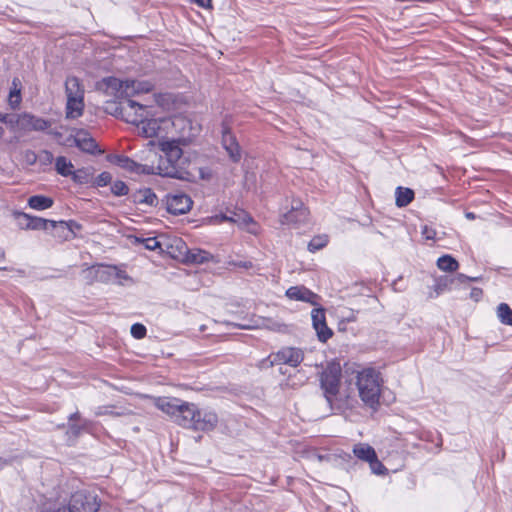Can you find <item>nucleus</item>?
Segmentation results:
<instances>
[{
	"label": "nucleus",
	"mask_w": 512,
	"mask_h": 512,
	"mask_svg": "<svg viewBox=\"0 0 512 512\" xmlns=\"http://www.w3.org/2000/svg\"><path fill=\"white\" fill-rule=\"evenodd\" d=\"M130 109L137 110L134 113H126L127 122L135 125L140 135L145 138H159L166 140L175 126V121L170 117L154 118L142 104L128 100Z\"/></svg>",
	"instance_id": "f257e3e1"
},
{
	"label": "nucleus",
	"mask_w": 512,
	"mask_h": 512,
	"mask_svg": "<svg viewBox=\"0 0 512 512\" xmlns=\"http://www.w3.org/2000/svg\"><path fill=\"white\" fill-rule=\"evenodd\" d=\"M158 145L164 157H160L158 165H154V175L185 179L188 173L181 165L183 151L179 140H160Z\"/></svg>",
	"instance_id": "f03ea898"
},
{
	"label": "nucleus",
	"mask_w": 512,
	"mask_h": 512,
	"mask_svg": "<svg viewBox=\"0 0 512 512\" xmlns=\"http://www.w3.org/2000/svg\"><path fill=\"white\" fill-rule=\"evenodd\" d=\"M383 380L381 373L374 368L357 371L356 386L360 399L368 407L375 409L379 404Z\"/></svg>",
	"instance_id": "7ed1b4c3"
},
{
	"label": "nucleus",
	"mask_w": 512,
	"mask_h": 512,
	"mask_svg": "<svg viewBox=\"0 0 512 512\" xmlns=\"http://www.w3.org/2000/svg\"><path fill=\"white\" fill-rule=\"evenodd\" d=\"M156 406L168 414L178 425L193 429L199 409L193 403L184 402L177 398H159Z\"/></svg>",
	"instance_id": "20e7f679"
},
{
	"label": "nucleus",
	"mask_w": 512,
	"mask_h": 512,
	"mask_svg": "<svg viewBox=\"0 0 512 512\" xmlns=\"http://www.w3.org/2000/svg\"><path fill=\"white\" fill-rule=\"evenodd\" d=\"M341 375V365L336 361L328 362L320 375L321 388L330 406L339 393Z\"/></svg>",
	"instance_id": "39448f33"
},
{
	"label": "nucleus",
	"mask_w": 512,
	"mask_h": 512,
	"mask_svg": "<svg viewBox=\"0 0 512 512\" xmlns=\"http://www.w3.org/2000/svg\"><path fill=\"white\" fill-rule=\"evenodd\" d=\"M308 216L309 211L303 202L300 199H292L288 210L280 215V222L283 225L299 227L307 222Z\"/></svg>",
	"instance_id": "423d86ee"
},
{
	"label": "nucleus",
	"mask_w": 512,
	"mask_h": 512,
	"mask_svg": "<svg viewBox=\"0 0 512 512\" xmlns=\"http://www.w3.org/2000/svg\"><path fill=\"white\" fill-rule=\"evenodd\" d=\"M98 509L99 504L96 496L77 492L72 496L68 507L59 508L58 510H64L65 512H97Z\"/></svg>",
	"instance_id": "0eeeda50"
},
{
	"label": "nucleus",
	"mask_w": 512,
	"mask_h": 512,
	"mask_svg": "<svg viewBox=\"0 0 512 512\" xmlns=\"http://www.w3.org/2000/svg\"><path fill=\"white\" fill-rule=\"evenodd\" d=\"M193 201L187 194L177 192L166 196L167 211L174 215L187 213L192 207Z\"/></svg>",
	"instance_id": "6e6552de"
},
{
	"label": "nucleus",
	"mask_w": 512,
	"mask_h": 512,
	"mask_svg": "<svg viewBox=\"0 0 512 512\" xmlns=\"http://www.w3.org/2000/svg\"><path fill=\"white\" fill-rule=\"evenodd\" d=\"M221 143L230 160L234 163H238L242 158V150L236 137L232 134L229 126L225 123L222 125Z\"/></svg>",
	"instance_id": "1a4fd4ad"
},
{
	"label": "nucleus",
	"mask_w": 512,
	"mask_h": 512,
	"mask_svg": "<svg viewBox=\"0 0 512 512\" xmlns=\"http://www.w3.org/2000/svg\"><path fill=\"white\" fill-rule=\"evenodd\" d=\"M126 83L127 79L121 80L116 77H106L97 83V88L108 96H114L116 98H127Z\"/></svg>",
	"instance_id": "9d476101"
},
{
	"label": "nucleus",
	"mask_w": 512,
	"mask_h": 512,
	"mask_svg": "<svg viewBox=\"0 0 512 512\" xmlns=\"http://www.w3.org/2000/svg\"><path fill=\"white\" fill-rule=\"evenodd\" d=\"M304 359L301 349L285 347L272 356L271 364H286L291 367H297Z\"/></svg>",
	"instance_id": "9b49d317"
},
{
	"label": "nucleus",
	"mask_w": 512,
	"mask_h": 512,
	"mask_svg": "<svg viewBox=\"0 0 512 512\" xmlns=\"http://www.w3.org/2000/svg\"><path fill=\"white\" fill-rule=\"evenodd\" d=\"M14 217L17 220V224L21 229L24 230H49V220L33 216L24 212H15Z\"/></svg>",
	"instance_id": "f8f14e48"
},
{
	"label": "nucleus",
	"mask_w": 512,
	"mask_h": 512,
	"mask_svg": "<svg viewBox=\"0 0 512 512\" xmlns=\"http://www.w3.org/2000/svg\"><path fill=\"white\" fill-rule=\"evenodd\" d=\"M72 226H77L81 228L80 224L75 221H54L49 220V230L51 235L58 239L59 241H65L74 237V233L72 232Z\"/></svg>",
	"instance_id": "ddd939ff"
},
{
	"label": "nucleus",
	"mask_w": 512,
	"mask_h": 512,
	"mask_svg": "<svg viewBox=\"0 0 512 512\" xmlns=\"http://www.w3.org/2000/svg\"><path fill=\"white\" fill-rule=\"evenodd\" d=\"M116 164L129 172L144 175H154V165L137 163L127 156H118Z\"/></svg>",
	"instance_id": "4468645a"
},
{
	"label": "nucleus",
	"mask_w": 512,
	"mask_h": 512,
	"mask_svg": "<svg viewBox=\"0 0 512 512\" xmlns=\"http://www.w3.org/2000/svg\"><path fill=\"white\" fill-rule=\"evenodd\" d=\"M218 424V416L215 412L210 410H199V415L196 416V421L193 430L196 431H211Z\"/></svg>",
	"instance_id": "2eb2a0df"
},
{
	"label": "nucleus",
	"mask_w": 512,
	"mask_h": 512,
	"mask_svg": "<svg viewBox=\"0 0 512 512\" xmlns=\"http://www.w3.org/2000/svg\"><path fill=\"white\" fill-rule=\"evenodd\" d=\"M286 296L291 300L303 301L317 305L318 295L304 286H292L287 289Z\"/></svg>",
	"instance_id": "dca6fc26"
},
{
	"label": "nucleus",
	"mask_w": 512,
	"mask_h": 512,
	"mask_svg": "<svg viewBox=\"0 0 512 512\" xmlns=\"http://www.w3.org/2000/svg\"><path fill=\"white\" fill-rule=\"evenodd\" d=\"M154 84L148 80H133L127 79L126 83V96L128 100L136 95L149 93L153 90Z\"/></svg>",
	"instance_id": "f3484780"
},
{
	"label": "nucleus",
	"mask_w": 512,
	"mask_h": 512,
	"mask_svg": "<svg viewBox=\"0 0 512 512\" xmlns=\"http://www.w3.org/2000/svg\"><path fill=\"white\" fill-rule=\"evenodd\" d=\"M19 121L24 128L35 131H44L50 126L49 121L29 113L22 114Z\"/></svg>",
	"instance_id": "a211bd4d"
},
{
	"label": "nucleus",
	"mask_w": 512,
	"mask_h": 512,
	"mask_svg": "<svg viewBox=\"0 0 512 512\" xmlns=\"http://www.w3.org/2000/svg\"><path fill=\"white\" fill-rule=\"evenodd\" d=\"M72 140L75 146L84 152L94 153L97 149L95 140L85 131L79 130Z\"/></svg>",
	"instance_id": "6ab92c4d"
},
{
	"label": "nucleus",
	"mask_w": 512,
	"mask_h": 512,
	"mask_svg": "<svg viewBox=\"0 0 512 512\" xmlns=\"http://www.w3.org/2000/svg\"><path fill=\"white\" fill-rule=\"evenodd\" d=\"M65 93L67 98H84V87L75 76H68L65 81Z\"/></svg>",
	"instance_id": "aec40b11"
},
{
	"label": "nucleus",
	"mask_w": 512,
	"mask_h": 512,
	"mask_svg": "<svg viewBox=\"0 0 512 512\" xmlns=\"http://www.w3.org/2000/svg\"><path fill=\"white\" fill-rule=\"evenodd\" d=\"M84 98H67L66 118L77 119L83 115Z\"/></svg>",
	"instance_id": "412c9836"
},
{
	"label": "nucleus",
	"mask_w": 512,
	"mask_h": 512,
	"mask_svg": "<svg viewBox=\"0 0 512 512\" xmlns=\"http://www.w3.org/2000/svg\"><path fill=\"white\" fill-rule=\"evenodd\" d=\"M132 199L136 204H145L155 206L157 204V197L150 188L139 189L132 194Z\"/></svg>",
	"instance_id": "4be33fe9"
},
{
	"label": "nucleus",
	"mask_w": 512,
	"mask_h": 512,
	"mask_svg": "<svg viewBox=\"0 0 512 512\" xmlns=\"http://www.w3.org/2000/svg\"><path fill=\"white\" fill-rule=\"evenodd\" d=\"M53 199L44 195H34L28 199V206L37 211H43L53 206Z\"/></svg>",
	"instance_id": "5701e85b"
},
{
	"label": "nucleus",
	"mask_w": 512,
	"mask_h": 512,
	"mask_svg": "<svg viewBox=\"0 0 512 512\" xmlns=\"http://www.w3.org/2000/svg\"><path fill=\"white\" fill-rule=\"evenodd\" d=\"M212 259V255L202 249H191L188 250L185 255V260L193 264H202Z\"/></svg>",
	"instance_id": "b1692460"
},
{
	"label": "nucleus",
	"mask_w": 512,
	"mask_h": 512,
	"mask_svg": "<svg viewBox=\"0 0 512 512\" xmlns=\"http://www.w3.org/2000/svg\"><path fill=\"white\" fill-rule=\"evenodd\" d=\"M353 453L358 459L366 462L374 459L376 455L374 448L364 443L356 444L353 448Z\"/></svg>",
	"instance_id": "393cba45"
},
{
	"label": "nucleus",
	"mask_w": 512,
	"mask_h": 512,
	"mask_svg": "<svg viewBox=\"0 0 512 512\" xmlns=\"http://www.w3.org/2000/svg\"><path fill=\"white\" fill-rule=\"evenodd\" d=\"M395 196L396 205L398 207H405L414 199V191L410 188L397 187Z\"/></svg>",
	"instance_id": "a878e982"
},
{
	"label": "nucleus",
	"mask_w": 512,
	"mask_h": 512,
	"mask_svg": "<svg viewBox=\"0 0 512 512\" xmlns=\"http://www.w3.org/2000/svg\"><path fill=\"white\" fill-rule=\"evenodd\" d=\"M136 109H130L128 104L125 107L119 106L116 102L107 101L105 106V111L111 115H121L127 121L126 113H134Z\"/></svg>",
	"instance_id": "bb28decb"
},
{
	"label": "nucleus",
	"mask_w": 512,
	"mask_h": 512,
	"mask_svg": "<svg viewBox=\"0 0 512 512\" xmlns=\"http://www.w3.org/2000/svg\"><path fill=\"white\" fill-rule=\"evenodd\" d=\"M437 266L440 270L454 272L458 269L459 263L450 255H443L437 260Z\"/></svg>",
	"instance_id": "cd10ccee"
},
{
	"label": "nucleus",
	"mask_w": 512,
	"mask_h": 512,
	"mask_svg": "<svg viewBox=\"0 0 512 512\" xmlns=\"http://www.w3.org/2000/svg\"><path fill=\"white\" fill-rule=\"evenodd\" d=\"M499 321L508 326H512V309L506 303H500L496 309Z\"/></svg>",
	"instance_id": "c85d7f7f"
},
{
	"label": "nucleus",
	"mask_w": 512,
	"mask_h": 512,
	"mask_svg": "<svg viewBox=\"0 0 512 512\" xmlns=\"http://www.w3.org/2000/svg\"><path fill=\"white\" fill-rule=\"evenodd\" d=\"M73 164L71 161L67 160L64 156H59L55 160V169L58 174L68 177L72 174Z\"/></svg>",
	"instance_id": "c756f323"
},
{
	"label": "nucleus",
	"mask_w": 512,
	"mask_h": 512,
	"mask_svg": "<svg viewBox=\"0 0 512 512\" xmlns=\"http://www.w3.org/2000/svg\"><path fill=\"white\" fill-rule=\"evenodd\" d=\"M313 328L316 331L318 340L323 343L327 342L333 335V331L327 326L326 321L320 325L313 326Z\"/></svg>",
	"instance_id": "7c9ffc66"
},
{
	"label": "nucleus",
	"mask_w": 512,
	"mask_h": 512,
	"mask_svg": "<svg viewBox=\"0 0 512 512\" xmlns=\"http://www.w3.org/2000/svg\"><path fill=\"white\" fill-rule=\"evenodd\" d=\"M70 176L77 184H87L90 182L92 177L91 173L86 169H78L76 171L72 170V174H70Z\"/></svg>",
	"instance_id": "2f4dec72"
},
{
	"label": "nucleus",
	"mask_w": 512,
	"mask_h": 512,
	"mask_svg": "<svg viewBox=\"0 0 512 512\" xmlns=\"http://www.w3.org/2000/svg\"><path fill=\"white\" fill-rule=\"evenodd\" d=\"M328 243V238L326 235H318L315 236L309 243H308V250L310 252H316L322 248H324Z\"/></svg>",
	"instance_id": "473e14b6"
},
{
	"label": "nucleus",
	"mask_w": 512,
	"mask_h": 512,
	"mask_svg": "<svg viewBox=\"0 0 512 512\" xmlns=\"http://www.w3.org/2000/svg\"><path fill=\"white\" fill-rule=\"evenodd\" d=\"M136 242H139L144 245V247L147 250L155 251L156 249L160 248V242L157 240L156 237H149V238H135Z\"/></svg>",
	"instance_id": "72a5a7b5"
},
{
	"label": "nucleus",
	"mask_w": 512,
	"mask_h": 512,
	"mask_svg": "<svg viewBox=\"0 0 512 512\" xmlns=\"http://www.w3.org/2000/svg\"><path fill=\"white\" fill-rule=\"evenodd\" d=\"M312 325H320L326 321L325 309L324 308H314L311 312Z\"/></svg>",
	"instance_id": "f704fd0d"
},
{
	"label": "nucleus",
	"mask_w": 512,
	"mask_h": 512,
	"mask_svg": "<svg viewBox=\"0 0 512 512\" xmlns=\"http://www.w3.org/2000/svg\"><path fill=\"white\" fill-rule=\"evenodd\" d=\"M14 89L9 94V104L12 108H17L21 102L20 90L16 88V79L13 80Z\"/></svg>",
	"instance_id": "c9c22d12"
},
{
	"label": "nucleus",
	"mask_w": 512,
	"mask_h": 512,
	"mask_svg": "<svg viewBox=\"0 0 512 512\" xmlns=\"http://www.w3.org/2000/svg\"><path fill=\"white\" fill-rule=\"evenodd\" d=\"M111 191L115 196H124L128 194L129 188L123 181H115L111 185Z\"/></svg>",
	"instance_id": "e433bc0d"
},
{
	"label": "nucleus",
	"mask_w": 512,
	"mask_h": 512,
	"mask_svg": "<svg viewBox=\"0 0 512 512\" xmlns=\"http://www.w3.org/2000/svg\"><path fill=\"white\" fill-rule=\"evenodd\" d=\"M90 424L89 421L84 420L82 425L71 423L68 427V434L78 437L82 430H85L88 428V425Z\"/></svg>",
	"instance_id": "4c0bfd02"
},
{
	"label": "nucleus",
	"mask_w": 512,
	"mask_h": 512,
	"mask_svg": "<svg viewBox=\"0 0 512 512\" xmlns=\"http://www.w3.org/2000/svg\"><path fill=\"white\" fill-rule=\"evenodd\" d=\"M131 335L135 338V339H142L145 337L146 335V327L143 325V324H140V323H135L131 326Z\"/></svg>",
	"instance_id": "58836bf2"
},
{
	"label": "nucleus",
	"mask_w": 512,
	"mask_h": 512,
	"mask_svg": "<svg viewBox=\"0 0 512 512\" xmlns=\"http://www.w3.org/2000/svg\"><path fill=\"white\" fill-rule=\"evenodd\" d=\"M111 180V174L109 172L104 171L95 178L94 185L97 187H104L108 185L111 182Z\"/></svg>",
	"instance_id": "ea45409f"
},
{
	"label": "nucleus",
	"mask_w": 512,
	"mask_h": 512,
	"mask_svg": "<svg viewBox=\"0 0 512 512\" xmlns=\"http://www.w3.org/2000/svg\"><path fill=\"white\" fill-rule=\"evenodd\" d=\"M371 470L378 475L384 474L386 471L385 466L378 460L377 455H375V458L368 461Z\"/></svg>",
	"instance_id": "a19ab883"
},
{
	"label": "nucleus",
	"mask_w": 512,
	"mask_h": 512,
	"mask_svg": "<svg viewBox=\"0 0 512 512\" xmlns=\"http://www.w3.org/2000/svg\"><path fill=\"white\" fill-rule=\"evenodd\" d=\"M38 160L43 165L51 164L54 160L53 154L48 150H43L38 154Z\"/></svg>",
	"instance_id": "79ce46f5"
},
{
	"label": "nucleus",
	"mask_w": 512,
	"mask_h": 512,
	"mask_svg": "<svg viewBox=\"0 0 512 512\" xmlns=\"http://www.w3.org/2000/svg\"><path fill=\"white\" fill-rule=\"evenodd\" d=\"M95 415L96 416L111 415L113 417H118V416H121L122 413L112 410L111 407L103 406V407L97 408V410L95 411Z\"/></svg>",
	"instance_id": "37998d69"
},
{
	"label": "nucleus",
	"mask_w": 512,
	"mask_h": 512,
	"mask_svg": "<svg viewBox=\"0 0 512 512\" xmlns=\"http://www.w3.org/2000/svg\"><path fill=\"white\" fill-rule=\"evenodd\" d=\"M454 282L453 278H445L444 280H440L436 285V292L439 294L444 291L448 287V283L452 284Z\"/></svg>",
	"instance_id": "c03bdc74"
},
{
	"label": "nucleus",
	"mask_w": 512,
	"mask_h": 512,
	"mask_svg": "<svg viewBox=\"0 0 512 512\" xmlns=\"http://www.w3.org/2000/svg\"><path fill=\"white\" fill-rule=\"evenodd\" d=\"M482 294H483L482 289L474 287V288H472V290L470 292V298L475 301H479L480 298L482 297Z\"/></svg>",
	"instance_id": "a18cd8bd"
},
{
	"label": "nucleus",
	"mask_w": 512,
	"mask_h": 512,
	"mask_svg": "<svg viewBox=\"0 0 512 512\" xmlns=\"http://www.w3.org/2000/svg\"><path fill=\"white\" fill-rule=\"evenodd\" d=\"M25 158L28 163L34 164L38 160V155L33 151H26Z\"/></svg>",
	"instance_id": "49530a36"
},
{
	"label": "nucleus",
	"mask_w": 512,
	"mask_h": 512,
	"mask_svg": "<svg viewBox=\"0 0 512 512\" xmlns=\"http://www.w3.org/2000/svg\"><path fill=\"white\" fill-rule=\"evenodd\" d=\"M231 264L236 267L243 268V269H250L253 267V264L250 261H237V262H232Z\"/></svg>",
	"instance_id": "de8ad7c7"
},
{
	"label": "nucleus",
	"mask_w": 512,
	"mask_h": 512,
	"mask_svg": "<svg viewBox=\"0 0 512 512\" xmlns=\"http://www.w3.org/2000/svg\"><path fill=\"white\" fill-rule=\"evenodd\" d=\"M422 234L426 239H434L436 232L433 229H430L427 226H425L422 230Z\"/></svg>",
	"instance_id": "09e8293b"
},
{
	"label": "nucleus",
	"mask_w": 512,
	"mask_h": 512,
	"mask_svg": "<svg viewBox=\"0 0 512 512\" xmlns=\"http://www.w3.org/2000/svg\"><path fill=\"white\" fill-rule=\"evenodd\" d=\"M0 121L5 124H13V119L8 114H0Z\"/></svg>",
	"instance_id": "8fccbe9b"
},
{
	"label": "nucleus",
	"mask_w": 512,
	"mask_h": 512,
	"mask_svg": "<svg viewBox=\"0 0 512 512\" xmlns=\"http://www.w3.org/2000/svg\"><path fill=\"white\" fill-rule=\"evenodd\" d=\"M343 320L346 322H354L356 321V315L353 311H349L346 316H343Z\"/></svg>",
	"instance_id": "3c124183"
},
{
	"label": "nucleus",
	"mask_w": 512,
	"mask_h": 512,
	"mask_svg": "<svg viewBox=\"0 0 512 512\" xmlns=\"http://www.w3.org/2000/svg\"><path fill=\"white\" fill-rule=\"evenodd\" d=\"M223 220H226V221H231V222H238L240 220V215H237V214H234V216H227V215H223L222 216Z\"/></svg>",
	"instance_id": "603ef678"
},
{
	"label": "nucleus",
	"mask_w": 512,
	"mask_h": 512,
	"mask_svg": "<svg viewBox=\"0 0 512 512\" xmlns=\"http://www.w3.org/2000/svg\"><path fill=\"white\" fill-rule=\"evenodd\" d=\"M454 280H457L459 281L460 283H465L468 281V279H470L469 276H466L464 274H458L455 278H453Z\"/></svg>",
	"instance_id": "864d4df0"
},
{
	"label": "nucleus",
	"mask_w": 512,
	"mask_h": 512,
	"mask_svg": "<svg viewBox=\"0 0 512 512\" xmlns=\"http://www.w3.org/2000/svg\"><path fill=\"white\" fill-rule=\"evenodd\" d=\"M79 418H80L79 413H78V412H75V413H73V414H71V415L69 416V421H70V422H72V421L77 420V419H79Z\"/></svg>",
	"instance_id": "5fc2aeb1"
},
{
	"label": "nucleus",
	"mask_w": 512,
	"mask_h": 512,
	"mask_svg": "<svg viewBox=\"0 0 512 512\" xmlns=\"http://www.w3.org/2000/svg\"><path fill=\"white\" fill-rule=\"evenodd\" d=\"M466 218L473 220L475 219V214L473 212H466L465 213Z\"/></svg>",
	"instance_id": "6e6d98bb"
},
{
	"label": "nucleus",
	"mask_w": 512,
	"mask_h": 512,
	"mask_svg": "<svg viewBox=\"0 0 512 512\" xmlns=\"http://www.w3.org/2000/svg\"><path fill=\"white\" fill-rule=\"evenodd\" d=\"M242 220L244 223L252 222V219L246 214L243 215Z\"/></svg>",
	"instance_id": "4d7b16f0"
},
{
	"label": "nucleus",
	"mask_w": 512,
	"mask_h": 512,
	"mask_svg": "<svg viewBox=\"0 0 512 512\" xmlns=\"http://www.w3.org/2000/svg\"><path fill=\"white\" fill-rule=\"evenodd\" d=\"M5 258V252L3 249L0 248V261L4 260Z\"/></svg>",
	"instance_id": "13d9d810"
},
{
	"label": "nucleus",
	"mask_w": 512,
	"mask_h": 512,
	"mask_svg": "<svg viewBox=\"0 0 512 512\" xmlns=\"http://www.w3.org/2000/svg\"><path fill=\"white\" fill-rule=\"evenodd\" d=\"M479 280H480V277H470V279H468V281H472V282H476Z\"/></svg>",
	"instance_id": "bf43d9fd"
},
{
	"label": "nucleus",
	"mask_w": 512,
	"mask_h": 512,
	"mask_svg": "<svg viewBox=\"0 0 512 512\" xmlns=\"http://www.w3.org/2000/svg\"><path fill=\"white\" fill-rule=\"evenodd\" d=\"M5 130L3 127L0 126V139L4 136Z\"/></svg>",
	"instance_id": "052dcab7"
},
{
	"label": "nucleus",
	"mask_w": 512,
	"mask_h": 512,
	"mask_svg": "<svg viewBox=\"0 0 512 512\" xmlns=\"http://www.w3.org/2000/svg\"><path fill=\"white\" fill-rule=\"evenodd\" d=\"M5 465V461H3L2 459H0V470L3 468V466Z\"/></svg>",
	"instance_id": "680f3d73"
},
{
	"label": "nucleus",
	"mask_w": 512,
	"mask_h": 512,
	"mask_svg": "<svg viewBox=\"0 0 512 512\" xmlns=\"http://www.w3.org/2000/svg\"><path fill=\"white\" fill-rule=\"evenodd\" d=\"M74 229H79L77 226H72V232L74 233Z\"/></svg>",
	"instance_id": "e2e57ef3"
},
{
	"label": "nucleus",
	"mask_w": 512,
	"mask_h": 512,
	"mask_svg": "<svg viewBox=\"0 0 512 512\" xmlns=\"http://www.w3.org/2000/svg\"><path fill=\"white\" fill-rule=\"evenodd\" d=\"M511 72H512V68H511Z\"/></svg>",
	"instance_id": "0e129e2a"
}]
</instances>
